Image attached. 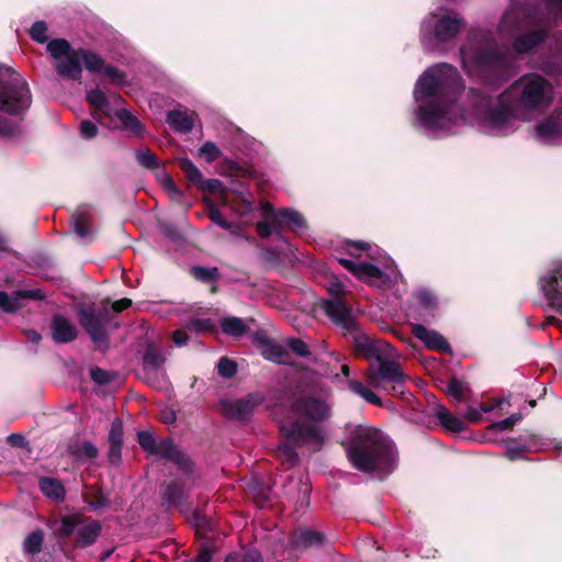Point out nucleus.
<instances>
[{"label":"nucleus","mask_w":562,"mask_h":562,"mask_svg":"<svg viewBox=\"0 0 562 562\" xmlns=\"http://www.w3.org/2000/svg\"><path fill=\"white\" fill-rule=\"evenodd\" d=\"M459 81L457 69L448 64L428 68L417 80L414 90L416 115L429 133H449L469 123L477 124L488 135L506 136L553 100L552 83L538 74L521 76L495 99L471 90L461 104L453 98Z\"/></svg>","instance_id":"f257e3e1"},{"label":"nucleus","mask_w":562,"mask_h":562,"mask_svg":"<svg viewBox=\"0 0 562 562\" xmlns=\"http://www.w3.org/2000/svg\"><path fill=\"white\" fill-rule=\"evenodd\" d=\"M331 408L325 395L305 394L291 404L290 415L280 423L285 441L278 449V458L289 467L297 461L292 446L306 447L311 451L321 450L325 435L318 423L330 416Z\"/></svg>","instance_id":"f03ea898"},{"label":"nucleus","mask_w":562,"mask_h":562,"mask_svg":"<svg viewBox=\"0 0 562 562\" xmlns=\"http://www.w3.org/2000/svg\"><path fill=\"white\" fill-rule=\"evenodd\" d=\"M348 458L356 469L380 476L390 474L396 467L394 443L387 436L370 427L356 429Z\"/></svg>","instance_id":"7ed1b4c3"},{"label":"nucleus","mask_w":562,"mask_h":562,"mask_svg":"<svg viewBox=\"0 0 562 562\" xmlns=\"http://www.w3.org/2000/svg\"><path fill=\"white\" fill-rule=\"evenodd\" d=\"M31 103L25 79L12 68L0 65V137L20 133V121Z\"/></svg>","instance_id":"20e7f679"},{"label":"nucleus","mask_w":562,"mask_h":562,"mask_svg":"<svg viewBox=\"0 0 562 562\" xmlns=\"http://www.w3.org/2000/svg\"><path fill=\"white\" fill-rule=\"evenodd\" d=\"M394 359L395 358H385V360L380 362H371L364 372L369 386H364L359 381L351 380L348 382L350 391L366 400L368 403L378 406L382 404L381 400L370 390V387L384 389L391 393H402L406 375L401 366L396 363Z\"/></svg>","instance_id":"39448f33"},{"label":"nucleus","mask_w":562,"mask_h":562,"mask_svg":"<svg viewBox=\"0 0 562 562\" xmlns=\"http://www.w3.org/2000/svg\"><path fill=\"white\" fill-rule=\"evenodd\" d=\"M346 248L348 254L355 257L356 259L353 260L340 258L339 263L345 269L353 273V276H356L359 280L368 283L371 286L383 288L390 286L394 282H397V280L400 279V272L394 267L393 262L389 259L385 260L383 270L372 263H368L359 259L360 250L367 249L368 244L348 241L346 244Z\"/></svg>","instance_id":"423d86ee"},{"label":"nucleus","mask_w":562,"mask_h":562,"mask_svg":"<svg viewBox=\"0 0 562 562\" xmlns=\"http://www.w3.org/2000/svg\"><path fill=\"white\" fill-rule=\"evenodd\" d=\"M488 42H471L461 50V59L464 70L472 76H484L487 71H496L507 65V60L499 55L490 52Z\"/></svg>","instance_id":"0eeeda50"},{"label":"nucleus","mask_w":562,"mask_h":562,"mask_svg":"<svg viewBox=\"0 0 562 562\" xmlns=\"http://www.w3.org/2000/svg\"><path fill=\"white\" fill-rule=\"evenodd\" d=\"M461 23L458 14L440 9L423 21L422 41L425 45H430L432 41L447 42L458 34Z\"/></svg>","instance_id":"6e6552de"},{"label":"nucleus","mask_w":562,"mask_h":562,"mask_svg":"<svg viewBox=\"0 0 562 562\" xmlns=\"http://www.w3.org/2000/svg\"><path fill=\"white\" fill-rule=\"evenodd\" d=\"M46 49L55 60L58 75L68 79H79L82 72L78 64V49H72L70 44L63 38L47 42Z\"/></svg>","instance_id":"1a4fd4ad"},{"label":"nucleus","mask_w":562,"mask_h":562,"mask_svg":"<svg viewBox=\"0 0 562 562\" xmlns=\"http://www.w3.org/2000/svg\"><path fill=\"white\" fill-rule=\"evenodd\" d=\"M355 351L371 362H380L385 358H396V352L390 344L382 339H374L370 336L356 333L353 335Z\"/></svg>","instance_id":"9d476101"},{"label":"nucleus","mask_w":562,"mask_h":562,"mask_svg":"<svg viewBox=\"0 0 562 562\" xmlns=\"http://www.w3.org/2000/svg\"><path fill=\"white\" fill-rule=\"evenodd\" d=\"M543 295L560 314H562V262L552 265L539 278Z\"/></svg>","instance_id":"9b49d317"},{"label":"nucleus","mask_w":562,"mask_h":562,"mask_svg":"<svg viewBox=\"0 0 562 562\" xmlns=\"http://www.w3.org/2000/svg\"><path fill=\"white\" fill-rule=\"evenodd\" d=\"M137 437L140 447L146 452L171 460L178 464H186L184 454L170 440H162L156 443L153 434L149 431H139Z\"/></svg>","instance_id":"f8f14e48"},{"label":"nucleus","mask_w":562,"mask_h":562,"mask_svg":"<svg viewBox=\"0 0 562 562\" xmlns=\"http://www.w3.org/2000/svg\"><path fill=\"white\" fill-rule=\"evenodd\" d=\"M535 137L542 144L562 145V109L554 111L536 125Z\"/></svg>","instance_id":"ddd939ff"},{"label":"nucleus","mask_w":562,"mask_h":562,"mask_svg":"<svg viewBox=\"0 0 562 562\" xmlns=\"http://www.w3.org/2000/svg\"><path fill=\"white\" fill-rule=\"evenodd\" d=\"M322 308L329 318L340 328L348 333H356L358 325L350 310L340 299L324 300Z\"/></svg>","instance_id":"4468645a"},{"label":"nucleus","mask_w":562,"mask_h":562,"mask_svg":"<svg viewBox=\"0 0 562 562\" xmlns=\"http://www.w3.org/2000/svg\"><path fill=\"white\" fill-rule=\"evenodd\" d=\"M261 214L270 218L276 227H289L295 232L305 227L304 217L294 210L283 209L276 212L269 203L262 202Z\"/></svg>","instance_id":"2eb2a0df"},{"label":"nucleus","mask_w":562,"mask_h":562,"mask_svg":"<svg viewBox=\"0 0 562 562\" xmlns=\"http://www.w3.org/2000/svg\"><path fill=\"white\" fill-rule=\"evenodd\" d=\"M79 322L81 326L89 334L93 342L102 348L106 345L104 322L101 317L97 316L92 307L79 305L78 308Z\"/></svg>","instance_id":"dca6fc26"},{"label":"nucleus","mask_w":562,"mask_h":562,"mask_svg":"<svg viewBox=\"0 0 562 562\" xmlns=\"http://www.w3.org/2000/svg\"><path fill=\"white\" fill-rule=\"evenodd\" d=\"M412 333L429 349L438 350L441 352L451 351L449 342L438 331L427 329L420 324H414Z\"/></svg>","instance_id":"f3484780"},{"label":"nucleus","mask_w":562,"mask_h":562,"mask_svg":"<svg viewBox=\"0 0 562 562\" xmlns=\"http://www.w3.org/2000/svg\"><path fill=\"white\" fill-rule=\"evenodd\" d=\"M52 336L56 342L66 344L77 337V328L66 317L56 315L52 321Z\"/></svg>","instance_id":"a211bd4d"},{"label":"nucleus","mask_w":562,"mask_h":562,"mask_svg":"<svg viewBox=\"0 0 562 562\" xmlns=\"http://www.w3.org/2000/svg\"><path fill=\"white\" fill-rule=\"evenodd\" d=\"M101 525L91 518L80 519L77 528L78 543L82 547L92 544L99 537Z\"/></svg>","instance_id":"6ab92c4d"},{"label":"nucleus","mask_w":562,"mask_h":562,"mask_svg":"<svg viewBox=\"0 0 562 562\" xmlns=\"http://www.w3.org/2000/svg\"><path fill=\"white\" fill-rule=\"evenodd\" d=\"M71 223L75 233L81 238L92 235L91 212L88 207L81 206L71 215Z\"/></svg>","instance_id":"aec40b11"},{"label":"nucleus","mask_w":562,"mask_h":562,"mask_svg":"<svg viewBox=\"0 0 562 562\" xmlns=\"http://www.w3.org/2000/svg\"><path fill=\"white\" fill-rule=\"evenodd\" d=\"M21 297L42 299L43 295L37 290L23 291L12 296L7 294L5 292H0V310H2L5 313H12L18 311L21 307Z\"/></svg>","instance_id":"412c9836"},{"label":"nucleus","mask_w":562,"mask_h":562,"mask_svg":"<svg viewBox=\"0 0 562 562\" xmlns=\"http://www.w3.org/2000/svg\"><path fill=\"white\" fill-rule=\"evenodd\" d=\"M259 395H248L245 398L229 403V413L237 418L246 417L254 407L261 403Z\"/></svg>","instance_id":"4be33fe9"},{"label":"nucleus","mask_w":562,"mask_h":562,"mask_svg":"<svg viewBox=\"0 0 562 562\" xmlns=\"http://www.w3.org/2000/svg\"><path fill=\"white\" fill-rule=\"evenodd\" d=\"M435 415L440 420L441 425L453 432H459L464 429V423L462 419L453 416L447 407L443 405H436Z\"/></svg>","instance_id":"5701e85b"},{"label":"nucleus","mask_w":562,"mask_h":562,"mask_svg":"<svg viewBox=\"0 0 562 562\" xmlns=\"http://www.w3.org/2000/svg\"><path fill=\"white\" fill-rule=\"evenodd\" d=\"M42 493L54 501L61 502L65 498V488L60 481L52 477H42L40 480Z\"/></svg>","instance_id":"b1692460"},{"label":"nucleus","mask_w":562,"mask_h":562,"mask_svg":"<svg viewBox=\"0 0 562 562\" xmlns=\"http://www.w3.org/2000/svg\"><path fill=\"white\" fill-rule=\"evenodd\" d=\"M544 37V32L540 29L535 30L515 40L514 47L517 53H526L540 43Z\"/></svg>","instance_id":"393cba45"},{"label":"nucleus","mask_w":562,"mask_h":562,"mask_svg":"<svg viewBox=\"0 0 562 562\" xmlns=\"http://www.w3.org/2000/svg\"><path fill=\"white\" fill-rule=\"evenodd\" d=\"M168 124L177 132H189L192 130L193 120L186 112L171 111L167 116Z\"/></svg>","instance_id":"a878e982"},{"label":"nucleus","mask_w":562,"mask_h":562,"mask_svg":"<svg viewBox=\"0 0 562 562\" xmlns=\"http://www.w3.org/2000/svg\"><path fill=\"white\" fill-rule=\"evenodd\" d=\"M88 103L101 111L104 115L111 117L112 110L106 95L99 89L90 90L87 92Z\"/></svg>","instance_id":"bb28decb"},{"label":"nucleus","mask_w":562,"mask_h":562,"mask_svg":"<svg viewBox=\"0 0 562 562\" xmlns=\"http://www.w3.org/2000/svg\"><path fill=\"white\" fill-rule=\"evenodd\" d=\"M83 63L87 70L92 72H101L105 66L104 61L94 53L78 49V64Z\"/></svg>","instance_id":"cd10ccee"},{"label":"nucleus","mask_w":562,"mask_h":562,"mask_svg":"<svg viewBox=\"0 0 562 562\" xmlns=\"http://www.w3.org/2000/svg\"><path fill=\"white\" fill-rule=\"evenodd\" d=\"M323 542V536L314 530H301L295 537V546L297 548H310L319 546Z\"/></svg>","instance_id":"c85d7f7f"},{"label":"nucleus","mask_w":562,"mask_h":562,"mask_svg":"<svg viewBox=\"0 0 562 562\" xmlns=\"http://www.w3.org/2000/svg\"><path fill=\"white\" fill-rule=\"evenodd\" d=\"M222 330L231 336L239 337L247 331V326L241 318L226 317L221 323Z\"/></svg>","instance_id":"c756f323"},{"label":"nucleus","mask_w":562,"mask_h":562,"mask_svg":"<svg viewBox=\"0 0 562 562\" xmlns=\"http://www.w3.org/2000/svg\"><path fill=\"white\" fill-rule=\"evenodd\" d=\"M114 115L121 122V124L134 135H140L142 124L140 122L128 111L124 109L117 110Z\"/></svg>","instance_id":"7c9ffc66"},{"label":"nucleus","mask_w":562,"mask_h":562,"mask_svg":"<svg viewBox=\"0 0 562 562\" xmlns=\"http://www.w3.org/2000/svg\"><path fill=\"white\" fill-rule=\"evenodd\" d=\"M158 180L162 189L169 195L170 200L176 202L181 201L182 192L177 188L176 183L169 175L161 172L158 175Z\"/></svg>","instance_id":"2f4dec72"},{"label":"nucleus","mask_w":562,"mask_h":562,"mask_svg":"<svg viewBox=\"0 0 562 562\" xmlns=\"http://www.w3.org/2000/svg\"><path fill=\"white\" fill-rule=\"evenodd\" d=\"M44 535L41 530L31 532L24 540V550L30 554L38 553L42 549Z\"/></svg>","instance_id":"473e14b6"},{"label":"nucleus","mask_w":562,"mask_h":562,"mask_svg":"<svg viewBox=\"0 0 562 562\" xmlns=\"http://www.w3.org/2000/svg\"><path fill=\"white\" fill-rule=\"evenodd\" d=\"M179 167L187 175L190 182L199 184L202 181V173L190 159L181 158L179 160Z\"/></svg>","instance_id":"72a5a7b5"},{"label":"nucleus","mask_w":562,"mask_h":562,"mask_svg":"<svg viewBox=\"0 0 562 562\" xmlns=\"http://www.w3.org/2000/svg\"><path fill=\"white\" fill-rule=\"evenodd\" d=\"M136 159L139 165L147 169H158L160 166V162L156 155L150 151L149 149H140L136 153Z\"/></svg>","instance_id":"f704fd0d"},{"label":"nucleus","mask_w":562,"mask_h":562,"mask_svg":"<svg viewBox=\"0 0 562 562\" xmlns=\"http://www.w3.org/2000/svg\"><path fill=\"white\" fill-rule=\"evenodd\" d=\"M164 362V356L156 349H148L144 355V366L146 369L157 370Z\"/></svg>","instance_id":"c9c22d12"},{"label":"nucleus","mask_w":562,"mask_h":562,"mask_svg":"<svg viewBox=\"0 0 562 562\" xmlns=\"http://www.w3.org/2000/svg\"><path fill=\"white\" fill-rule=\"evenodd\" d=\"M72 453L78 459H92V458L97 457L98 450L93 443H91L89 441H83V442L78 443L74 448Z\"/></svg>","instance_id":"e433bc0d"},{"label":"nucleus","mask_w":562,"mask_h":562,"mask_svg":"<svg viewBox=\"0 0 562 562\" xmlns=\"http://www.w3.org/2000/svg\"><path fill=\"white\" fill-rule=\"evenodd\" d=\"M46 33H47V25L43 21L35 22L30 30L31 37L34 41H36L37 43H42V44L48 42V37H47Z\"/></svg>","instance_id":"4c0bfd02"},{"label":"nucleus","mask_w":562,"mask_h":562,"mask_svg":"<svg viewBox=\"0 0 562 562\" xmlns=\"http://www.w3.org/2000/svg\"><path fill=\"white\" fill-rule=\"evenodd\" d=\"M200 155L207 161L212 162L221 156V150L212 142H205L200 148Z\"/></svg>","instance_id":"58836bf2"},{"label":"nucleus","mask_w":562,"mask_h":562,"mask_svg":"<svg viewBox=\"0 0 562 562\" xmlns=\"http://www.w3.org/2000/svg\"><path fill=\"white\" fill-rule=\"evenodd\" d=\"M465 391L467 385L457 379H452L446 389L447 394L454 400H460Z\"/></svg>","instance_id":"ea45409f"},{"label":"nucleus","mask_w":562,"mask_h":562,"mask_svg":"<svg viewBox=\"0 0 562 562\" xmlns=\"http://www.w3.org/2000/svg\"><path fill=\"white\" fill-rule=\"evenodd\" d=\"M262 217L263 220L257 223V232L261 237H269L273 232L282 229L281 227H276L270 218H267L263 215Z\"/></svg>","instance_id":"a19ab883"},{"label":"nucleus","mask_w":562,"mask_h":562,"mask_svg":"<svg viewBox=\"0 0 562 562\" xmlns=\"http://www.w3.org/2000/svg\"><path fill=\"white\" fill-rule=\"evenodd\" d=\"M218 373L224 378H231L236 373V363L227 358H222L217 364Z\"/></svg>","instance_id":"79ce46f5"},{"label":"nucleus","mask_w":562,"mask_h":562,"mask_svg":"<svg viewBox=\"0 0 562 562\" xmlns=\"http://www.w3.org/2000/svg\"><path fill=\"white\" fill-rule=\"evenodd\" d=\"M80 518L78 516L65 517L61 520L60 532L63 536H70L79 526Z\"/></svg>","instance_id":"37998d69"},{"label":"nucleus","mask_w":562,"mask_h":562,"mask_svg":"<svg viewBox=\"0 0 562 562\" xmlns=\"http://www.w3.org/2000/svg\"><path fill=\"white\" fill-rule=\"evenodd\" d=\"M79 130H80L81 136L87 139H91V138L95 137L98 134L97 124L89 120H83L80 123Z\"/></svg>","instance_id":"c03bdc74"},{"label":"nucleus","mask_w":562,"mask_h":562,"mask_svg":"<svg viewBox=\"0 0 562 562\" xmlns=\"http://www.w3.org/2000/svg\"><path fill=\"white\" fill-rule=\"evenodd\" d=\"M225 562H262L260 554L257 551H251L240 558L238 554H231Z\"/></svg>","instance_id":"a18cd8bd"},{"label":"nucleus","mask_w":562,"mask_h":562,"mask_svg":"<svg viewBox=\"0 0 562 562\" xmlns=\"http://www.w3.org/2000/svg\"><path fill=\"white\" fill-rule=\"evenodd\" d=\"M209 217L212 223L218 225L220 227L224 229L231 228V224L222 217L220 211L213 205H209Z\"/></svg>","instance_id":"49530a36"},{"label":"nucleus","mask_w":562,"mask_h":562,"mask_svg":"<svg viewBox=\"0 0 562 562\" xmlns=\"http://www.w3.org/2000/svg\"><path fill=\"white\" fill-rule=\"evenodd\" d=\"M122 437H123L122 423H121V420L115 419L111 426V430L109 434V442L122 443Z\"/></svg>","instance_id":"de8ad7c7"},{"label":"nucleus","mask_w":562,"mask_h":562,"mask_svg":"<svg viewBox=\"0 0 562 562\" xmlns=\"http://www.w3.org/2000/svg\"><path fill=\"white\" fill-rule=\"evenodd\" d=\"M519 15L520 13L518 11L506 12L501 24V32H506L507 30L516 25Z\"/></svg>","instance_id":"09e8293b"},{"label":"nucleus","mask_w":562,"mask_h":562,"mask_svg":"<svg viewBox=\"0 0 562 562\" xmlns=\"http://www.w3.org/2000/svg\"><path fill=\"white\" fill-rule=\"evenodd\" d=\"M101 72L104 74L112 82L116 85L123 83V74L117 68L105 65Z\"/></svg>","instance_id":"8fccbe9b"},{"label":"nucleus","mask_w":562,"mask_h":562,"mask_svg":"<svg viewBox=\"0 0 562 562\" xmlns=\"http://www.w3.org/2000/svg\"><path fill=\"white\" fill-rule=\"evenodd\" d=\"M417 299L420 305L425 308H434L436 305L435 297L426 290L418 291Z\"/></svg>","instance_id":"3c124183"},{"label":"nucleus","mask_w":562,"mask_h":562,"mask_svg":"<svg viewBox=\"0 0 562 562\" xmlns=\"http://www.w3.org/2000/svg\"><path fill=\"white\" fill-rule=\"evenodd\" d=\"M288 346L297 356H302L303 357V356L308 355V347L302 340L289 339L288 340Z\"/></svg>","instance_id":"603ef678"},{"label":"nucleus","mask_w":562,"mask_h":562,"mask_svg":"<svg viewBox=\"0 0 562 562\" xmlns=\"http://www.w3.org/2000/svg\"><path fill=\"white\" fill-rule=\"evenodd\" d=\"M199 184L201 186V188L204 191H207L211 193H221L222 194V192H223V186H222L221 181H218L216 179H210L206 181L202 180Z\"/></svg>","instance_id":"864d4df0"},{"label":"nucleus","mask_w":562,"mask_h":562,"mask_svg":"<svg viewBox=\"0 0 562 562\" xmlns=\"http://www.w3.org/2000/svg\"><path fill=\"white\" fill-rule=\"evenodd\" d=\"M216 273V269L210 270L201 267H194L192 269V274L194 278L202 280V281H209L214 278Z\"/></svg>","instance_id":"5fc2aeb1"},{"label":"nucleus","mask_w":562,"mask_h":562,"mask_svg":"<svg viewBox=\"0 0 562 562\" xmlns=\"http://www.w3.org/2000/svg\"><path fill=\"white\" fill-rule=\"evenodd\" d=\"M520 419H521L520 414H513L512 416L494 424V427L498 430H505V429L510 428L513 425H515Z\"/></svg>","instance_id":"6e6d98bb"},{"label":"nucleus","mask_w":562,"mask_h":562,"mask_svg":"<svg viewBox=\"0 0 562 562\" xmlns=\"http://www.w3.org/2000/svg\"><path fill=\"white\" fill-rule=\"evenodd\" d=\"M122 443L110 442L109 460L113 464H117L121 460Z\"/></svg>","instance_id":"4d7b16f0"},{"label":"nucleus","mask_w":562,"mask_h":562,"mask_svg":"<svg viewBox=\"0 0 562 562\" xmlns=\"http://www.w3.org/2000/svg\"><path fill=\"white\" fill-rule=\"evenodd\" d=\"M91 378L94 382L99 384H104L110 381V374L109 372L102 370V369H93L91 370Z\"/></svg>","instance_id":"13d9d810"},{"label":"nucleus","mask_w":562,"mask_h":562,"mask_svg":"<svg viewBox=\"0 0 562 562\" xmlns=\"http://www.w3.org/2000/svg\"><path fill=\"white\" fill-rule=\"evenodd\" d=\"M482 412L487 413V412H490V408L488 407H482L481 411H477L475 408H469L467 411V413H465V418L469 419L470 422L475 423V422L480 420Z\"/></svg>","instance_id":"bf43d9fd"},{"label":"nucleus","mask_w":562,"mask_h":562,"mask_svg":"<svg viewBox=\"0 0 562 562\" xmlns=\"http://www.w3.org/2000/svg\"><path fill=\"white\" fill-rule=\"evenodd\" d=\"M131 304H132V301L130 299H121V300L112 303V310L115 313H119V312L127 308L128 306H131Z\"/></svg>","instance_id":"052dcab7"},{"label":"nucleus","mask_w":562,"mask_h":562,"mask_svg":"<svg viewBox=\"0 0 562 562\" xmlns=\"http://www.w3.org/2000/svg\"><path fill=\"white\" fill-rule=\"evenodd\" d=\"M110 505V502L106 497L104 496H100L98 499L91 502L89 504V506L92 508V509H101V508H105Z\"/></svg>","instance_id":"680f3d73"},{"label":"nucleus","mask_w":562,"mask_h":562,"mask_svg":"<svg viewBox=\"0 0 562 562\" xmlns=\"http://www.w3.org/2000/svg\"><path fill=\"white\" fill-rule=\"evenodd\" d=\"M188 340V336L183 330H176L173 333V342L177 346H182Z\"/></svg>","instance_id":"e2e57ef3"},{"label":"nucleus","mask_w":562,"mask_h":562,"mask_svg":"<svg viewBox=\"0 0 562 562\" xmlns=\"http://www.w3.org/2000/svg\"><path fill=\"white\" fill-rule=\"evenodd\" d=\"M8 441L13 445V446H18V447H23L25 445V439L23 436L21 435H18V434H12L8 437Z\"/></svg>","instance_id":"0e129e2a"},{"label":"nucleus","mask_w":562,"mask_h":562,"mask_svg":"<svg viewBox=\"0 0 562 562\" xmlns=\"http://www.w3.org/2000/svg\"><path fill=\"white\" fill-rule=\"evenodd\" d=\"M161 419L166 424H171L176 420V414L173 411L165 409L161 412Z\"/></svg>","instance_id":"69168bd1"},{"label":"nucleus","mask_w":562,"mask_h":562,"mask_svg":"<svg viewBox=\"0 0 562 562\" xmlns=\"http://www.w3.org/2000/svg\"><path fill=\"white\" fill-rule=\"evenodd\" d=\"M506 454L510 460H515L520 456V451L517 449L510 448L507 450Z\"/></svg>","instance_id":"338daca9"},{"label":"nucleus","mask_w":562,"mask_h":562,"mask_svg":"<svg viewBox=\"0 0 562 562\" xmlns=\"http://www.w3.org/2000/svg\"><path fill=\"white\" fill-rule=\"evenodd\" d=\"M329 291L333 292L334 294H339L342 291V284L338 282L333 283Z\"/></svg>","instance_id":"774afa93"}]
</instances>
